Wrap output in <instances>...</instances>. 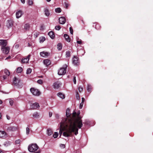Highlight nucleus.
<instances>
[{
  "label": "nucleus",
  "instance_id": "nucleus-1",
  "mask_svg": "<svg viewBox=\"0 0 153 153\" xmlns=\"http://www.w3.org/2000/svg\"><path fill=\"white\" fill-rule=\"evenodd\" d=\"M76 113L74 112L72 114L70 113V110L68 108L66 112V117L62 118L60 124L59 133L60 136L64 131L63 135L65 137L71 136L72 132H75L76 135L78 133V128H80L82 126V121L79 119H76Z\"/></svg>",
  "mask_w": 153,
  "mask_h": 153
},
{
  "label": "nucleus",
  "instance_id": "nucleus-2",
  "mask_svg": "<svg viewBox=\"0 0 153 153\" xmlns=\"http://www.w3.org/2000/svg\"><path fill=\"white\" fill-rule=\"evenodd\" d=\"M12 84L19 88H22L23 86L20 79L16 77H14L13 79Z\"/></svg>",
  "mask_w": 153,
  "mask_h": 153
},
{
  "label": "nucleus",
  "instance_id": "nucleus-3",
  "mask_svg": "<svg viewBox=\"0 0 153 153\" xmlns=\"http://www.w3.org/2000/svg\"><path fill=\"white\" fill-rule=\"evenodd\" d=\"M67 67L66 64L63 65V67L61 68L58 71V74L59 75H64L66 72V69Z\"/></svg>",
  "mask_w": 153,
  "mask_h": 153
},
{
  "label": "nucleus",
  "instance_id": "nucleus-4",
  "mask_svg": "<svg viewBox=\"0 0 153 153\" xmlns=\"http://www.w3.org/2000/svg\"><path fill=\"white\" fill-rule=\"evenodd\" d=\"M38 146L35 144H32L28 146V150L30 152H33L36 151L38 149Z\"/></svg>",
  "mask_w": 153,
  "mask_h": 153
},
{
  "label": "nucleus",
  "instance_id": "nucleus-5",
  "mask_svg": "<svg viewBox=\"0 0 153 153\" xmlns=\"http://www.w3.org/2000/svg\"><path fill=\"white\" fill-rule=\"evenodd\" d=\"M30 91L33 95L36 96H39L40 94L39 91L34 88H31L30 89Z\"/></svg>",
  "mask_w": 153,
  "mask_h": 153
},
{
  "label": "nucleus",
  "instance_id": "nucleus-6",
  "mask_svg": "<svg viewBox=\"0 0 153 153\" xmlns=\"http://www.w3.org/2000/svg\"><path fill=\"white\" fill-rule=\"evenodd\" d=\"M72 63L74 65L77 66L79 65V58L78 57L74 56L72 59Z\"/></svg>",
  "mask_w": 153,
  "mask_h": 153
},
{
  "label": "nucleus",
  "instance_id": "nucleus-7",
  "mask_svg": "<svg viewBox=\"0 0 153 153\" xmlns=\"http://www.w3.org/2000/svg\"><path fill=\"white\" fill-rule=\"evenodd\" d=\"M1 50L5 54H8L10 50L9 47H1Z\"/></svg>",
  "mask_w": 153,
  "mask_h": 153
},
{
  "label": "nucleus",
  "instance_id": "nucleus-8",
  "mask_svg": "<svg viewBox=\"0 0 153 153\" xmlns=\"http://www.w3.org/2000/svg\"><path fill=\"white\" fill-rule=\"evenodd\" d=\"M50 53L48 52L43 51L40 53V55L43 57H47L50 55Z\"/></svg>",
  "mask_w": 153,
  "mask_h": 153
},
{
  "label": "nucleus",
  "instance_id": "nucleus-9",
  "mask_svg": "<svg viewBox=\"0 0 153 153\" xmlns=\"http://www.w3.org/2000/svg\"><path fill=\"white\" fill-rule=\"evenodd\" d=\"M13 22L11 20H8L7 21L6 26L8 28H11L13 25Z\"/></svg>",
  "mask_w": 153,
  "mask_h": 153
},
{
  "label": "nucleus",
  "instance_id": "nucleus-10",
  "mask_svg": "<svg viewBox=\"0 0 153 153\" xmlns=\"http://www.w3.org/2000/svg\"><path fill=\"white\" fill-rule=\"evenodd\" d=\"M7 44V42L6 40H0V45H1L2 47H5Z\"/></svg>",
  "mask_w": 153,
  "mask_h": 153
},
{
  "label": "nucleus",
  "instance_id": "nucleus-11",
  "mask_svg": "<svg viewBox=\"0 0 153 153\" xmlns=\"http://www.w3.org/2000/svg\"><path fill=\"white\" fill-rule=\"evenodd\" d=\"M23 14L22 11L21 10H19L16 13V17L17 19L20 18Z\"/></svg>",
  "mask_w": 153,
  "mask_h": 153
},
{
  "label": "nucleus",
  "instance_id": "nucleus-12",
  "mask_svg": "<svg viewBox=\"0 0 153 153\" xmlns=\"http://www.w3.org/2000/svg\"><path fill=\"white\" fill-rule=\"evenodd\" d=\"M31 107L32 109H36L39 107V105L37 103H34L31 105Z\"/></svg>",
  "mask_w": 153,
  "mask_h": 153
},
{
  "label": "nucleus",
  "instance_id": "nucleus-13",
  "mask_svg": "<svg viewBox=\"0 0 153 153\" xmlns=\"http://www.w3.org/2000/svg\"><path fill=\"white\" fill-rule=\"evenodd\" d=\"M32 116L34 118L38 119L40 117V114L38 112H35L33 114Z\"/></svg>",
  "mask_w": 153,
  "mask_h": 153
},
{
  "label": "nucleus",
  "instance_id": "nucleus-14",
  "mask_svg": "<svg viewBox=\"0 0 153 153\" xmlns=\"http://www.w3.org/2000/svg\"><path fill=\"white\" fill-rule=\"evenodd\" d=\"M59 23L61 24H64L65 22V19L63 17H61L59 19Z\"/></svg>",
  "mask_w": 153,
  "mask_h": 153
},
{
  "label": "nucleus",
  "instance_id": "nucleus-15",
  "mask_svg": "<svg viewBox=\"0 0 153 153\" xmlns=\"http://www.w3.org/2000/svg\"><path fill=\"white\" fill-rule=\"evenodd\" d=\"M61 84L59 82L54 83L53 84L54 88L56 89H58L60 86Z\"/></svg>",
  "mask_w": 153,
  "mask_h": 153
},
{
  "label": "nucleus",
  "instance_id": "nucleus-16",
  "mask_svg": "<svg viewBox=\"0 0 153 153\" xmlns=\"http://www.w3.org/2000/svg\"><path fill=\"white\" fill-rule=\"evenodd\" d=\"M17 128L14 126H10L7 129L8 131H14L16 130Z\"/></svg>",
  "mask_w": 153,
  "mask_h": 153
},
{
  "label": "nucleus",
  "instance_id": "nucleus-17",
  "mask_svg": "<svg viewBox=\"0 0 153 153\" xmlns=\"http://www.w3.org/2000/svg\"><path fill=\"white\" fill-rule=\"evenodd\" d=\"M44 11L45 15L47 16H48L50 15V13L49 11V10L47 7L44 9Z\"/></svg>",
  "mask_w": 153,
  "mask_h": 153
},
{
  "label": "nucleus",
  "instance_id": "nucleus-18",
  "mask_svg": "<svg viewBox=\"0 0 153 153\" xmlns=\"http://www.w3.org/2000/svg\"><path fill=\"white\" fill-rule=\"evenodd\" d=\"M6 135V133L4 131H0V137L5 138Z\"/></svg>",
  "mask_w": 153,
  "mask_h": 153
},
{
  "label": "nucleus",
  "instance_id": "nucleus-19",
  "mask_svg": "<svg viewBox=\"0 0 153 153\" xmlns=\"http://www.w3.org/2000/svg\"><path fill=\"white\" fill-rule=\"evenodd\" d=\"M30 56V55H29L27 56V57H26V58H25L24 59H23L22 60V62L24 63H27L28 62L29 59V57Z\"/></svg>",
  "mask_w": 153,
  "mask_h": 153
},
{
  "label": "nucleus",
  "instance_id": "nucleus-20",
  "mask_svg": "<svg viewBox=\"0 0 153 153\" xmlns=\"http://www.w3.org/2000/svg\"><path fill=\"white\" fill-rule=\"evenodd\" d=\"M30 25L29 23H26L24 26V29L25 30H28L30 28Z\"/></svg>",
  "mask_w": 153,
  "mask_h": 153
},
{
  "label": "nucleus",
  "instance_id": "nucleus-21",
  "mask_svg": "<svg viewBox=\"0 0 153 153\" xmlns=\"http://www.w3.org/2000/svg\"><path fill=\"white\" fill-rule=\"evenodd\" d=\"M48 35L52 39H53L54 38V34L53 32L50 31L48 33Z\"/></svg>",
  "mask_w": 153,
  "mask_h": 153
},
{
  "label": "nucleus",
  "instance_id": "nucleus-22",
  "mask_svg": "<svg viewBox=\"0 0 153 153\" xmlns=\"http://www.w3.org/2000/svg\"><path fill=\"white\" fill-rule=\"evenodd\" d=\"M44 64L46 66H48L50 64V60L48 59H46L44 60Z\"/></svg>",
  "mask_w": 153,
  "mask_h": 153
},
{
  "label": "nucleus",
  "instance_id": "nucleus-23",
  "mask_svg": "<svg viewBox=\"0 0 153 153\" xmlns=\"http://www.w3.org/2000/svg\"><path fill=\"white\" fill-rule=\"evenodd\" d=\"M64 36L65 38V40L68 42H69L70 41V40L69 38L68 35L66 34H65L64 35Z\"/></svg>",
  "mask_w": 153,
  "mask_h": 153
},
{
  "label": "nucleus",
  "instance_id": "nucleus-24",
  "mask_svg": "<svg viewBox=\"0 0 153 153\" xmlns=\"http://www.w3.org/2000/svg\"><path fill=\"white\" fill-rule=\"evenodd\" d=\"M57 95L58 97L62 99H64L65 97L64 94L61 93H58Z\"/></svg>",
  "mask_w": 153,
  "mask_h": 153
},
{
  "label": "nucleus",
  "instance_id": "nucleus-25",
  "mask_svg": "<svg viewBox=\"0 0 153 153\" xmlns=\"http://www.w3.org/2000/svg\"><path fill=\"white\" fill-rule=\"evenodd\" d=\"M53 131L51 129H48L47 130V133L49 136L51 135L52 134Z\"/></svg>",
  "mask_w": 153,
  "mask_h": 153
},
{
  "label": "nucleus",
  "instance_id": "nucleus-26",
  "mask_svg": "<svg viewBox=\"0 0 153 153\" xmlns=\"http://www.w3.org/2000/svg\"><path fill=\"white\" fill-rule=\"evenodd\" d=\"M4 72L7 76H9L10 74V73L9 71L7 69H5L4 70Z\"/></svg>",
  "mask_w": 153,
  "mask_h": 153
},
{
  "label": "nucleus",
  "instance_id": "nucleus-27",
  "mask_svg": "<svg viewBox=\"0 0 153 153\" xmlns=\"http://www.w3.org/2000/svg\"><path fill=\"white\" fill-rule=\"evenodd\" d=\"M92 88L91 85H88L87 87V91L88 92H91V91Z\"/></svg>",
  "mask_w": 153,
  "mask_h": 153
},
{
  "label": "nucleus",
  "instance_id": "nucleus-28",
  "mask_svg": "<svg viewBox=\"0 0 153 153\" xmlns=\"http://www.w3.org/2000/svg\"><path fill=\"white\" fill-rule=\"evenodd\" d=\"M22 71V68L21 67H19L17 68L16 72L18 73H20Z\"/></svg>",
  "mask_w": 153,
  "mask_h": 153
},
{
  "label": "nucleus",
  "instance_id": "nucleus-29",
  "mask_svg": "<svg viewBox=\"0 0 153 153\" xmlns=\"http://www.w3.org/2000/svg\"><path fill=\"white\" fill-rule=\"evenodd\" d=\"M57 48L59 50H61L62 48V45L61 43H59L57 45Z\"/></svg>",
  "mask_w": 153,
  "mask_h": 153
},
{
  "label": "nucleus",
  "instance_id": "nucleus-30",
  "mask_svg": "<svg viewBox=\"0 0 153 153\" xmlns=\"http://www.w3.org/2000/svg\"><path fill=\"white\" fill-rule=\"evenodd\" d=\"M32 71V69L30 68H28L26 71V74H30Z\"/></svg>",
  "mask_w": 153,
  "mask_h": 153
},
{
  "label": "nucleus",
  "instance_id": "nucleus-31",
  "mask_svg": "<svg viewBox=\"0 0 153 153\" xmlns=\"http://www.w3.org/2000/svg\"><path fill=\"white\" fill-rule=\"evenodd\" d=\"M66 57H69L70 56V52L69 51H67L66 53Z\"/></svg>",
  "mask_w": 153,
  "mask_h": 153
},
{
  "label": "nucleus",
  "instance_id": "nucleus-32",
  "mask_svg": "<svg viewBox=\"0 0 153 153\" xmlns=\"http://www.w3.org/2000/svg\"><path fill=\"white\" fill-rule=\"evenodd\" d=\"M55 11L56 13H59L61 12V9L60 8H57L55 9Z\"/></svg>",
  "mask_w": 153,
  "mask_h": 153
},
{
  "label": "nucleus",
  "instance_id": "nucleus-33",
  "mask_svg": "<svg viewBox=\"0 0 153 153\" xmlns=\"http://www.w3.org/2000/svg\"><path fill=\"white\" fill-rule=\"evenodd\" d=\"M80 113V111H78L77 114L76 113V119H79L80 120H81L80 119V118H79L78 117H76V116H78L79 115ZM81 121H82V120H81Z\"/></svg>",
  "mask_w": 153,
  "mask_h": 153
},
{
  "label": "nucleus",
  "instance_id": "nucleus-34",
  "mask_svg": "<svg viewBox=\"0 0 153 153\" xmlns=\"http://www.w3.org/2000/svg\"><path fill=\"white\" fill-rule=\"evenodd\" d=\"M39 39L40 42H43L45 40V37H42L40 38Z\"/></svg>",
  "mask_w": 153,
  "mask_h": 153
},
{
  "label": "nucleus",
  "instance_id": "nucleus-35",
  "mask_svg": "<svg viewBox=\"0 0 153 153\" xmlns=\"http://www.w3.org/2000/svg\"><path fill=\"white\" fill-rule=\"evenodd\" d=\"M58 133L57 132H55L54 134L53 135V136L55 138H56L58 136Z\"/></svg>",
  "mask_w": 153,
  "mask_h": 153
},
{
  "label": "nucleus",
  "instance_id": "nucleus-36",
  "mask_svg": "<svg viewBox=\"0 0 153 153\" xmlns=\"http://www.w3.org/2000/svg\"><path fill=\"white\" fill-rule=\"evenodd\" d=\"M30 129L28 127L26 128V134L27 135H28L29 134Z\"/></svg>",
  "mask_w": 153,
  "mask_h": 153
},
{
  "label": "nucleus",
  "instance_id": "nucleus-37",
  "mask_svg": "<svg viewBox=\"0 0 153 153\" xmlns=\"http://www.w3.org/2000/svg\"><path fill=\"white\" fill-rule=\"evenodd\" d=\"M9 103H10V105L11 106L13 105V100L11 99H9Z\"/></svg>",
  "mask_w": 153,
  "mask_h": 153
},
{
  "label": "nucleus",
  "instance_id": "nucleus-38",
  "mask_svg": "<svg viewBox=\"0 0 153 153\" xmlns=\"http://www.w3.org/2000/svg\"><path fill=\"white\" fill-rule=\"evenodd\" d=\"M28 3L30 5H32L33 4V1L31 0H28Z\"/></svg>",
  "mask_w": 153,
  "mask_h": 153
},
{
  "label": "nucleus",
  "instance_id": "nucleus-39",
  "mask_svg": "<svg viewBox=\"0 0 153 153\" xmlns=\"http://www.w3.org/2000/svg\"><path fill=\"white\" fill-rule=\"evenodd\" d=\"M61 28V27L59 25L56 26L55 27V29L56 30H59Z\"/></svg>",
  "mask_w": 153,
  "mask_h": 153
},
{
  "label": "nucleus",
  "instance_id": "nucleus-40",
  "mask_svg": "<svg viewBox=\"0 0 153 153\" xmlns=\"http://www.w3.org/2000/svg\"><path fill=\"white\" fill-rule=\"evenodd\" d=\"M37 82L40 84H41L42 83L43 81L42 79H39L37 80Z\"/></svg>",
  "mask_w": 153,
  "mask_h": 153
},
{
  "label": "nucleus",
  "instance_id": "nucleus-41",
  "mask_svg": "<svg viewBox=\"0 0 153 153\" xmlns=\"http://www.w3.org/2000/svg\"><path fill=\"white\" fill-rule=\"evenodd\" d=\"M78 90L79 92H81L83 90V88L81 86H80L78 88Z\"/></svg>",
  "mask_w": 153,
  "mask_h": 153
},
{
  "label": "nucleus",
  "instance_id": "nucleus-42",
  "mask_svg": "<svg viewBox=\"0 0 153 153\" xmlns=\"http://www.w3.org/2000/svg\"><path fill=\"white\" fill-rule=\"evenodd\" d=\"M20 142H21L20 140L18 139V140H16L15 141V143L16 144H19L20 143Z\"/></svg>",
  "mask_w": 153,
  "mask_h": 153
},
{
  "label": "nucleus",
  "instance_id": "nucleus-43",
  "mask_svg": "<svg viewBox=\"0 0 153 153\" xmlns=\"http://www.w3.org/2000/svg\"><path fill=\"white\" fill-rule=\"evenodd\" d=\"M70 31L71 33V34H73V30L72 28L71 27H70Z\"/></svg>",
  "mask_w": 153,
  "mask_h": 153
},
{
  "label": "nucleus",
  "instance_id": "nucleus-44",
  "mask_svg": "<svg viewBox=\"0 0 153 153\" xmlns=\"http://www.w3.org/2000/svg\"><path fill=\"white\" fill-rule=\"evenodd\" d=\"M76 98L77 100H79L80 99V97L79 96V95L78 94V93L77 92L76 94Z\"/></svg>",
  "mask_w": 153,
  "mask_h": 153
},
{
  "label": "nucleus",
  "instance_id": "nucleus-45",
  "mask_svg": "<svg viewBox=\"0 0 153 153\" xmlns=\"http://www.w3.org/2000/svg\"><path fill=\"white\" fill-rule=\"evenodd\" d=\"M60 146L62 148H64L65 147V146L64 144H60Z\"/></svg>",
  "mask_w": 153,
  "mask_h": 153
},
{
  "label": "nucleus",
  "instance_id": "nucleus-46",
  "mask_svg": "<svg viewBox=\"0 0 153 153\" xmlns=\"http://www.w3.org/2000/svg\"><path fill=\"white\" fill-rule=\"evenodd\" d=\"M83 102H81L80 104V105L79 106V108L80 109H81L82 108L83 105Z\"/></svg>",
  "mask_w": 153,
  "mask_h": 153
},
{
  "label": "nucleus",
  "instance_id": "nucleus-47",
  "mask_svg": "<svg viewBox=\"0 0 153 153\" xmlns=\"http://www.w3.org/2000/svg\"><path fill=\"white\" fill-rule=\"evenodd\" d=\"M73 82L74 84H76V77L74 76L73 78Z\"/></svg>",
  "mask_w": 153,
  "mask_h": 153
},
{
  "label": "nucleus",
  "instance_id": "nucleus-48",
  "mask_svg": "<svg viewBox=\"0 0 153 153\" xmlns=\"http://www.w3.org/2000/svg\"><path fill=\"white\" fill-rule=\"evenodd\" d=\"M77 42L78 44H81L82 43V41L81 40L77 41Z\"/></svg>",
  "mask_w": 153,
  "mask_h": 153
},
{
  "label": "nucleus",
  "instance_id": "nucleus-49",
  "mask_svg": "<svg viewBox=\"0 0 153 153\" xmlns=\"http://www.w3.org/2000/svg\"><path fill=\"white\" fill-rule=\"evenodd\" d=\"M2 77L3 79H5L7 78V76H6L3 75V76H2Z\"/></svg>",
  "mask_w": 153,
  "mask_h": 153
},
{
  "label": "nucleus",
  "instance_id": "nucleus-50",
  "mask_svg": "<svg viewBox=\"0 0 153 153\" xmlns=\"http://www.w3.org/2000/svg\"><path fill=\"white\" fill-rule=\"evenodd\" d=\"M15 47L16 48H18L19 47V45L18 44H16L15 45Z\"/></svg>",
  "mask_w": 153,
  "mask_h": 153
},
{
  "label": "nucleus",
  "instance_id": "nucleus-51",
  "mask_svg": "<svg viewBox=\"0 0 153 153\" xmlns=\"http://www.w3.org/2000/svg\"><path fill=\"white\" fill-rule=\"evenodd\" d=\"M6 117L7 120H9L10 119V117L9 116L7 115Z\"/></svg>",
  "mask_w": 153,
  "mask_h": 153
},
{
  "label": "nucleus",
  "instance_id": "nucleus-52",
  "mask_svg": "<svg viewBox=\"0 0 153 153\" xmlns=\"http://www.w3.org/2000/svg\"><path fill=\"white\" fill-rule=\"evenodd\" d=\"M65 6L66 7V8H67V7L68 6V4L66 3V2H65Z\"/></svg>",
  "mask_w": 153,
  "mask_h": 153
},
{
  "label": "nucleus",
  "instance_id": "nucleus-53",
  "mask_svg": "<svg viewBox=\"0 0 153 153\" xmlns=\"http://www.w3.org/2000/svg\"><path fill=\"white\" fill-rule=\"evenodd\" d=\"M52 114L51 112H49V115L50 117H51L52 115Z\"/></svg>",
  "mask_w": 153,
  "mask_h": 153
},
{
  "label": "nucleus",
  "instance_id": "nucleus-54",
  "mask_svg": "<svg viewBox=\"0 0 153 153\" xmlns=\"http://www.w3.org/2000/svg\"><path fill=\"white\" fill-rule=\"evenodd\" d=\"M21 1L23 4H24L25 3V0H21Z\"/></svg>",
  "mask_w": 153,
  "mask_h": 153
},
{
  "label": "nucleus",
  "instance_id": "nucleus-55",
  "mask_svg": "<svg viewBox=\"0 0 153 153\" xmlns=\"http://www.w3.org/2000/svg\"><path fill=\"white\" fill-rule=\"evenodd\" d=\"M82 102H83H83L84 101V100H85V99L84 98L82 97Z\"/></svg>",
  "mask_w": 153,
  "mask_h": 153
},
{
  "label": "nucleus",
  "instance_id": "nucleus-56",
  "mask_svg": "<svg viewBox=\"0 0 153 153\" xmlns=\"http://www.w3.org/2000/svg\"><path fill=\"white\" fill-rule=\"evenodd\" d=\"M11 57V56H8L7 57V58H6V59H5V60H6V59H8L10 58Z\"/></svg>",
  "mask_w": 153,
  "mask_h": 153
},
{
  "label": "nucleus",
  "instance_id": "nucleus-57",
  "mask_svg": "<svg viewBox=\"0 0 153 153\" xmlns=\"http://www.w3.org/2000/svg\"><path fill=\"white\" fill-rule=\"evenodd\" d=\"M56 117H57V118H59V114H56Z\"/></svg>",
  "mask_w": 153,
  "mask_h": 153
},
{
  "label": "nucleus",
  "instance_id": "nucleus-58",
  "mask_svg": "<svg viewBox=\"0 0 153 153\" xmlns=\"http://www.w3.org/2000/svg\"><path fill=\"white\" fill-rule=\"evenodd\" d=\"M2 101L1 100H0V104H2Z\"/></svg>",
  "mask_w": 153,
  "mask_h": 153
},
{
  "label": "nucleus",
  "instance_id": "nucleus-59",
  "mask_svg": "<svg viewBox=\"0 0 153 153\" xmlns=\"http://www.w3.org/2000/svg\"><path fill=\"white\" fill-rule=\"evenodd\" d=\"M1 113H0V118H1Z\"/></svg>",
  "mask_w": 153,
  "mask_h": 153
},
{
  "label": "nucleus",
  "instance_id": "nucleus-60",
  "mask_svg": "<svg viewBox=\"0 0 153 153\" xmlns=\"http://www.w3.org/2000/svg\"><path fill=\"white\" fill-rule=\"evenodd\" d=\"M0 153H3L2 151L0 150Z\"/></svg>",
  "mask_w": 153,
  "mask_h": 153
},
{
  "label": "nucleus",
  "instance_id": "nucleus-61",
  "mask_svg": "<svg viewBox=\"0 0 153 153\" xmlns=\"http://www.w3.org/2000/svg\"><path fill=\"white\" fill-rule=\"evenodd\" d=\"M46 0L48 2H49L51 1V0Z\"/></svg>",
  "mask_w": 153,
  "mask_h": 153
},
{
  "label": "nucleus",
  "instance_id": "nucleus-62",
  "mask_svg": "<svg viewBox=\"0 0 153 153\" xmlns=\"http://www.w3.org/2000/svg\"><path fill=\"white\" fill-rule=\"evenodd\" d=\"M43 76H39L40 78H42Z\"/></svg>",
  "mask_w": 153,
  "mask_h": 153
}]
</instances>
